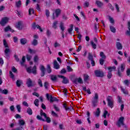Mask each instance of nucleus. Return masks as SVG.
Masks as SVG:
<instances>
[{
  "mask_svg": "<svg viewBox=\"0 0 130 130\" xmlns=\"http://www.w3.org/2000/svg\"><path fill=\"white\" fill-rule=\"evenodd\" d=\"M63 105L64 108L67 111H68V110L71 111L72 109H73V107H71V108L68 107V106H67V104H64Z\"/></svg>",
  "mask_w": 130,
  "mask_h": 130,
  "instance_id": "obj_38",
  "label": "nucleus"
},
{
  "mask_svg": "<svg viewBox=\"0 0 130 130\" xmlns=\"http://www.w3.org/2000/svg\"><path fill=\"white\" fill-rule=\"evenodd\" d=\"M116 124L118 127H120L121 125H124V117H120L117 122Z\"/></svg>",
  "mask_w": 130,
  "mask_h": 130,
  "instance_id": "obj_5",
  "label": "nucleus"
},
{
  "mask_svg": "<svg viewBox=\"0 0 130 130\" xmlns=\"http://www.w3.org/2000/svg\"><path fill=\"white\" fill-rule=\"evenodd\" d=\"M59 27L61 30V34L62 35V38H64V35L63 33V31H64V29H66L64 24L62 22H60Z\"/></svg>",
  "mask_w": 130,
  "mask_h": 130,
  "instance_id": "obj_9",
  "label": "nucleus"
},
{
  "mask_svg": "<svg viewBox=\"0 0 130 130\" xmlns=\"http://www.w3.org/2000/svg\"><path fill=\"white\" fill-rule=\"evenodd\" d=\"M11 50H10L9 48H6L4 52L5 53V56L6 58H10V52Z\"/></svg>",
  "mask_w": 130,
  "mask_h": 130,
  "instance_id": "obj_14",
  "label": "nucleus"
},
{
  "mask_svg": "<svg viewBox=\"0 0 130 130\" xmlns=\"http://www.w3.org/2000/svg\"><path fill=\"white\" fill-rule=\"evenodd\" d=\"M22 80H17L16 81V85L17 87H21V85H22Z\"/></svg>",
  "mask_w": 130,
  "mask_h": 130,
  "instance_id": "obj_35",
  "label": "nucleus"
},
{
  "mask_svg": "<svg viewBox=\"0 0 130 130\" xmlns=\"http://www.w3.org/2000/svg\"><path fill=\"white\" fill-rule=\"evenodd\" d=\"M28 52L30 53V54H34L36 53V51L35 50H32L31 48L28 49Z\"/></svg>",
  "mask_w": 130,
  "mask_h": 130,
  "instance_id": "obj_40",
  "label": "nucleus"
},
{
  "mask_svg": "<svg viewBox=\"0 0 130 130\" xmlns=\"http://www.w3.org/2000/svg\"><path fill=\"white\" fill-rule=\"evenodd\" d=\"M117 99H118V101L119 102V103H122V98H121V97H120L119 95H118L117 96Z\"/></svg>",
  "mask_w": 130,
  "mask_h": 130,
  "instance_id": "obj_61",
  "label": "nucleus"
},
{
  "mask_svg": "<svg viewBox=\"0 0 130 130\" xmlns=\"http://www.w3.org/2000/svg\"><path fill=\"white\" fill-rule=\"evenodd\" d=\"M51 68L50 67V65L48 64L47 67V71L48 74H50L52 72Z\"/></svg>",
  "mask_w": 130,
  "mask_h": 130,
  "instance_id": "obj_34",
  "label": "nucleus"
},
{
  "mask_svg": "<svg viewBox=\"0 0 130 130\" xmlns=\"http://www.w3.org/2000/svg\"><path fill=\"white\" fill-rule=\"evenodd\" d=\"M40 69L41 72V76L44 77V76L45 75V68L43 65H41Z\"/></svg>",
  "mask_w": 130,
  "mask_h": 130,
  "instance_id": "obj_13",
  "label": "nucleus"
},
{
  "mask_svg": "<svg viewBox=\"0 0 130 130\" xmlns=\"http://www.w3.org/2000/svg\"><path fill=\"white\" fill-rule=\"evenodd\" d=\"M16 12V14L18 15V17L20 18H22V17H23V15H22V12L21 11L17 10Z\"/></svg>",
  "mask_w": 130,
  "mask_h": 130,
  "instance_id": "obj_44",
  "label": "nucleus"
},
{
  "mask_svg": "<svg viewBox=\"0 0 130 130\" xmlns=\"http://www.w3.org/2000/svg\"><path fill=\"white\" fill-rule=\"evenodd\" d=\"M94 74L96 77L102 78V77L104 76V73L101 70H95Z\"/></svg>",
  "mask_w": 130,
  "mask_h": 130,
  "instance_id": "obj_7",
  "label": "nucleus"
},
{
  "mask_svg": "<svg viewBox=\"0 0 130 130\" xmlns=\"http://www.w3.org/2000/svg\"><path fill=\"white\" fill-rule=\"evenodd\" d=\"M1 92L2 94H5V95H7L9 93V90L8 89H1Z\"/></svg>",
  "mask_w": 130,
  "mask_h": 130,
  "instance_id": "obj_36",
  "label": "nucleus"
},
{
  "mask_svg": "<svg viewBox=\"0 0 130 130\" xmlns=\"http://www.w3.org/2000/svg\"><path fill=\"white\" fill-rule=\"evenodd\" d=\"M107 101H108V105L109 107L113 108V98L110 95L107 97Z\"/></svg>",
  "mask_w": 130,
  "mask_h": 130,
  "instance_id": "obj_3",
  "label": "nucleus"
},
{
  "mask_svg": "<svg viewBox=\"0 0 130 130\" xmlns=\"http://www.w3.org/2000/svg\"><path fill=\"white\" fill-rule=\"evenodd\" d=\"M26 112L29 114V115H32L33 114V112L32 111V109L30 108H28L26 111Z\"/></svg>",
  "mask_w": 130,
  "mask_h": 130,
  "instance_id": "obj_33",
  "label": "nucleus"
},
{
  "mask_svg": "<svg viewBox=\"0 0 130 130\" xmlns=\"http://www.w3.org/2000/svg\"><path fill=\"white\" fill-rule=\"evenodd\" d=\"M89 5L90 4L89 3V2L86 1L83 5V7L84 8H88V7H89Z\"/></svg>",
  "mask_w": 130,
  "mask_h": 130,
  "instance_id": "obj_48",
  "label": "nucleus"
},
{
  "mask_svg": "<svg viewBox=\"0 0 130 130\" xmlns=\"http://www.w3.org/2000/svg\"><path fill=\"white\" fill-rule=\"evenodd\" d=\"M108 69L109 71L108 73H111V72H112V70H116V67L115 66H113L112 67H109Z\"/></svg>",
  "mask_w": 130,
  "mask_h": 130,
  "instance_id": "obj_42",
  "label": "nucleus"
},
{
  "mask_svg": "<svg viewBox=\"0 0 130 130\" xmlns=\"http://www.w3.org/2000/svg\"><path fill=\"white\" fill-rule=\"evenodd\" d=\"M48 86H49V83L47 82H45L44 83V87L45 88V89H46V90L48 89Z\"/></svg>",
  "mask_w": 130,
  "mask_h": 130,
  "instance_id": "obj_56",
  "label": "nucleus"
},
{
  "mask_svg": "<svg viewBox=\"0 0 130 130\" xmlns=\"http://www.w3.org/2000/svg\"><path fill=\"white\" fill-rule=\"evenodd\" d=\"M16 7V8H21L22 6V2L21 1H18V2H16L15 3Z\"/></svg>",
  "mask_w": 130,
  "mask_h": 130,
  "instance_id": "obj_22",
  "label": "nucleus"
},
{
  "mask_svg": "<svg viewBox=\"0 0 130 130\" xmlns=\"http://www.w3.org/2000/svg\"><path fill=\"white\" fill-rule=\"evenodd\" d=\"M49 15H50V12H49V10H46V16L48 18L49 17Z\"/></svg>",
  "mask_w": 130,
  "mask_h": 130,
  "instance_id": "obj_64",
  "label": "nucleus"
},
{
  "mask_svg": "<svg viewBox=\"0 0 130 130\" xmlns=\"http://www.w3.org/2000/svg\"><path fill=\"white\" fill-rule=\"evenodd\" d=\"M95 4L96 6L98 7V8H102V7L104 6V4H103V3L98 0L96 1Z\"/></svg>",
  "mask_w": 130,
  "mask_h": 130,
  "instance_id": "obj_16",
  "label": "nucleus"
},
{
  "mask_svg": "<svg viewBox=\"0 0 130 130\" xmlns=\"http://www.w3.org/2000/svg\"><path fill=\"white\" fill-rule=\"evenodd\" d=\"M77 82L79 84H83V80H82V78H81V77L77 78Z\"/></svg>",
  "mask_w": 130,
  "mask_h": 130,
  "instance_id": "obj_59",
  "label": "nucleus"
},
{
  "mask_svg": "<svg viewBox=\"0 0 130 130\" xmlns=\"http://www.w3.org/2000/svg\"><path fill=\"white\" fill-rule=\"evenodd\" d=\"M108 7L110 8V9L111 10V11H114V7L111 5V4L109 3L108 4Z\"/></svg>",
  "mask_w": 130,
  "mask_h": 130,
  "instance_id": "obj_52",
  "label": "nucleus"
},
{
  "mask_svg": "<svg viewBox=\"0 0 130 130\" xmlns=\"http://www.w3.org/2000/svg\"><path fill=\"white\" fill-rule=\"evenodd\" d=\"M110 29L112 33H115V32H116V29H115V27H113L112 25H110Z\"/></svg>",
  "mask_w": 130,
  "mask_h": 130,
  "instance_id": "obj_29",
  "label": "nucleus"
},
{
  "mask_svg": "<svg viewBox=\"0 0 130 130\" xmlns=\"http://www.w3.org/2000/svg\"><path fill=\"white\" fill-rule=\"evenodd\" d=\"M53 107L56 111H59V108H58V107H57L56 105H53Z\"/></svg>",
  "mask_w": 130,
  "mask_h": 130,
  "instance_id": "obj_57",
  "label": "nucleus"
},
{
  "mask_svg": "<svg viewBox=\"0 0 130 130\" xmlns=\"http://www.w3.org/2000/svg\"><path fill=\"white\" fill-rule=\"evenodd\" d=\"M16 108L18 112H21V106L20 105H17L16 106Z\"/></svg>",
  "mask_w": 130,
  "mask_h": 130,
  "instance_id": "obj_62",
  "label": "nucleus"
},
{
  "mask_svg": "<svg viewBox=\"0 0 130 130\" xmlns=\"http://www.w3.org/2000/svg\"><path fill=\"white\" fill-rule=\"evenodd\" d=\"M109 20L110 23H111V24H114V20L113 19V18L112 17L109 16Z\"/></svg>",
  "mask_w": 130,
  "mask_h": 130,
  "instance_id": "obj_53",
  "label": "nucleus"
},
{
  "mask_svg": "<svg viewBox=\"0 0 130 130\" xmlns=\"http://www.w3.org/2000/svg\"><path fill=\"white\" fill-rule=\"evenodd\" d=\"M70 28L68 29V31L69 34L71 35L72 32H73V30L74 29V25L73 24H70Z\"/></svg>",
  "mask_w": 130,
  "mask_h": 130,
  "instance_id": "obj_19",
  "label": "nucleus"
},
{
  "mask_svg": "<svg viewBox=\"0 0 130 130\" xmlns=\"http://www.w3.org/2000/svg\"><path fill=\"white\" fill-rule=\"evenodd\" d=\"M46 34L48 37H50L51 31L49 29H47Z\"/></svg>",
  "mask_w": 130,
  "mask_h": 130,
  "instance_id": "obj_45",
  "label": "nucleus"
},
{
  "mask_svg": "<svg viewBox=\"0 0 130 130\" xmlns=\"http://www.w3.org/2000/svg\"><path fill=\"white\" fill-rule=\"evenodd\" d=\"M9 19L8 17H4L2 18V20L0 21L1 25L2 26H5V25H6V24L9 22Z\"/></svg>",
  "mask_w": 130,
  "mask_h": 130,
  "instance_id": "obj_10",
  "label": "nucleus"
},
{
  "mask_svg": "<svg viewBox=\"0 0 130 130\" xmlns=\"http://www.w3.org/2000/svg\"><path fill=\"white\" fill-rule=\"evenodd\" d=\"M9 74L10 75V78H11V79L13 80H15V75H14L13 72H12V71H9Z\"/></svg>",
  "mask_w": 130,
  "mask_h": 130,
  "instance_id": "obj_47",
  "label": "nucleus"
},
{
  "mask_svg": "<svg viewBox=\"0 0 130 130\" xmlns=\"http://www.w3.org/2000/svg\"><path fill=\"white\" fill-rule=\"evenodd\" d=\"M89 79V76H88V75L87 74H84V81L85 82H86V81H88Z\"/></svg>",
  "mask_w": 130,
  "mask_h": 130,
  "instance_id": "obj_46",
  "label": "nucleus"
},
{
  "mask_svg": "<svg viewBox=\"0 0 130 130\" xmlns=\"http://www.w3.org/2000/svg\"><path fill=\"white\" fill-rule=\"evenodd\" d=\"M100 56L103 59H106V55H105V54H104V52H101Z\"/></svg>",
  "mask_w": 130,
  "mask_h": 130,
  "instance_id": "obj_39",
  "label": "nucleus"
},
{
  "mask_svg": "<svg viewBox=\"0 0 130 130\" xmlns=\"http://www.w3.org/2000/svg\"><path fill=\"white\" fill-rule=\"evenodd\" d=\"M25 121L23 119H20L18 121V124L20 125V126H22L23 125H25Z\"/></svg>",
  "mask_w": 130,
  "mask_h": 130,
  "instance_id": "obj_25",
  "label": "nucleus"
},
{
  "mask_svg": "<svg viewBox=\"0 0 130 130\" xmlns=\"http://www.w3.org/2000/svg\"><path fill=\"white\" fill-rule=\"evenodd\" d=\"M50 79L52 82H57V77L55 75H50Z\"/></svg>",
  "mask_w": 130,
  "mask_h": 130,
  "instance_id": "obj_15",
  "label": "nucleus"
},
{
  "mask_svg": "<svg viewBox=\"0 0 130 130\" xmlns=\"http://www.w3.org/2000/svg\"><path fill=\"white\" fill-rule=\"evenodd\" d=\"M59 64H58V63H57V61H54V69H55V70H58L59 69Z\"/></svg>",
  "mask_w": 130,
  "mask_h": 130,
  "instance_id": "obj_20",
  "label": "nucleus"
},
{
  "mask_svg": "<svg viewBox=\"0 0 130 130\" xmlns=\"http://www.w3.org/2000/svg\"><path fill=\"white\" fill-rule=\"evenodd\" d=\"M121 90L123 92V94L125 95H128V91L125 88H123L122 87H121Z\"/></svg>",
  "mask_w": 130,
  "mask_h": 130,
  "instance_id": "obj_24",
  "label": "nucleus"
},
{
  "mask_svg": "<svg viewBox=\"0 0 130 130\" xmlns=\"http://www.w3.org/2000/svg\"><path fill=\"white\" fill-rule=\"evenodd\" d=\"M46 97H47V99H48V100H49V99H50V102H58V99H57V98H56L54 96H52V95H50L49 97V94L48 93L46 94Z\"/></svg>",
  "mask_w": 130,
  "mask_h": 130,
  "instance_id": "obj_6",
  "label": "nucleus"
},
{
  "mask_svg": "<svg viewBox=\"0 0 130 130\" xmlns=\"http://www.w3.org/2000/svg\"><path fill=\"white\" fill-rule=\"evenodd\" d=\"M31 58H32V56L28 54L26 55V59L28 61H30V60H31Z\"/></svg>",
  "mask_w": 130,
  "mask_h": 130,
  "instance_id": "obj_60",
  "label": "nucleus"
},
{
  "mask_svg": "<svg viewBox=\"0 0 130 130\" xmlns=\"http://www.w3.org/2000/svg\"><path fill=\"white\" fill-rule=\"evenodd\" d=\"M90 44L92 46V48H93V49H96V48L97 47V45H96V44H95L94 43V42H93L92 41H91L90 42Z\"/></svg>",
  "mask_w": 130,
  "mask_h": 130,
  "instance_id": "obj_41",
  "label": "nucleus"
},
{
  "mask_svg": "<svg viewBox=\"0 0 130 130\" xmlns=\"http://www.w3.org/2000/svg\"><path fill=\"white\" fill-rule=\"evenodd\" d=\"M34 104L35 106H37V107H38L39 106V99H36L34 101Z\"/></svg>",
  "mask_w": 130,
  "mask_h": 130,
  "instance_id": "obj_37",
  "label": "nucleus"
},
{
  "mask_svg": "<svg viewBox=\"0 0 130 130\" xmlns=\"http://www.w3.org/2000/svg\"><path fill=\"white\" fill-rule=\"evenodd\" d=\"M20 43L21 44H22V45H25V44H26V43H27V39L23 38V39H21L20 40Z\"/></svg>",
  "mask_w": 130,
  "mask_h": 130,
  "instance_id": "obj_27",
  "label": "nucleus"
},
{
  "mask_svg": "<svg viewBox=\"0 0 130 130\" xmlns=\"http://www.w3.org/2000/svg\"><path fill=\"white\" fill-rule=\"evenodd\" d=\"M22 24H23V22L22 21H19L16 24V28L18 29V30H20V29H21V26H22Z\"/></svg>",
  "mask_w": 130,
  "mask_h": 130,
  "instance_id": "obj_18",
  "label": "nucleus"
},
{
  "mask_svg": "<svg viewBox=\"0 0 130 130\" xmlns=\"http://www.w3.org/2000/svg\"><path fill=\"white\" fill-rule=\"evenodd\" d=\"M11 29V27L10 26V25H8L7 27H5L4 30L5 32H8V31H10Z\"/></svg>",
  "mask_w": 130,
  "mask_h": 130,
  "instance_id": "obj_58",
  "label": "nucleus"
},
{
  "mask_svg": "<svg viewBox=\"0 0 130 130\" xmlns=\"http://www.w3.org/2000/svg\"><path fill=\"white\" fill-rule=\"evenodd\" d=\"M39 60V57L38 55H35L34 57V61L35 62H37Z\"/></svg>",
  "mask_w": 130,
  "mask_h": 130,
  "instance_id": "obj_43",
  "label": "nucleus"
},
{
  "mask_svg": "<svg viewBox=\"0 0 130 130\" xmlns=\"http://www.w3.org/2000/svg\"><path fill=\"white\" fill-rule=\"evenodd\" d=\"M40 115L41 116H44V117L45 118L46 117H47V115H46V113H44L43 112V110H40Z\"/></svg>",
  "mask_w": 130,
  "mask_h": 130,
  "instance_id": "obj_32",
  "label": "nucleus"
},
{
  "mask_svg": "<svg viewBox=\"0 0 130 130\" xmlns=\"http://www.w3.org/2000/svg\"><path fill=\"white\" fill-rule=\"evenodd\" d=\"M94 115L96 116V117H99L100 115V108H97L96 112H94Z\"/></svg>",
  "mask_w": 130,
  "mask_h": 130,
  "instance_id": "obj_23",
  "label": "nucleus"
},
{
  "mask_svg": "<svg viewBox=\"0 0 130 130\" xmlns=\"http://www.w3.org/2000/svg\"><path fill=\"white\" fill-rule=\"evenodd\" d=\"M32 28L34 29V30H35L36 28L37 29H39L41 32H43V30H42V28H41V27L39 26L38 24H36V22H34L32 24Z\"/></svg>",
  "mask_w": 130,
  "mask_h": 130,
  "instance_id": "obj_11",
  "label": "nucleus"
},
{
  "mask_svg": "<svg viewBox=\"0 0 130 130\" xmlns=\"http://www.w3.org/2000/svg\"><path fill=\"white\" fill-rule=\"evenodd\" d=\"M25 58V56L22 57V61H20V64H21V66H24V63L25 62V61H26Z\"/></svg>",
  "mask_w": 130,
  "mask_h": 130,
  "instance_id": "obj_49",
  "label": "nucleus"
},
{
  "mask_svg": "<svg viewBox=\"0 0 130 130\" xmlns=\"http://www.w3.org/2000/svg\"><path fill=\"white\" fill-rule=\"evenodd\" d=\"M88 60H90L92 66L95 67V60H94L93 55L90 53H88Z\"/></svg>",
  "mask_w": 130,
  "mask_h": 130,
  "instance_id": "obj_8",
  "label": "nucleus"
},
{
  "mask_svg": "<svg viewBox=\"0 0 130 130\" xmlns=\"http://www.w3.org/2000/svg\"><path fill=\"white\" fill-rule=\"evenodd\" d=\"M116 46L118 50L122 49V45H121V43H120V42H117Z\"/></svg>",
  "mask_w": 130,
  "mask_h": 130,
  "instance_id": "obj_17",
  "label": "nucleus"
},
{
  "mask_svg": "<svg viewBox=\"0 0 130 130\" xmlns=\"http://www.w3.org/2000/svg\"><path fill=\"white\" fill-rule=\"evenodd\" d=\"M115 7L116 9L117 10V12H119V7L118 6V5L116 3H115Z\"/></svg>",
  "mask_w": 130,
  "mask_h": 130,
  "instance_id": "obj_63",
  "label": "nucleus"
},
{
  "mask_svg": "<svg viewBox=\"0 0 130 130\" xmlns=\"http://www.w3.org/2000/svg\"><path fill=\"white\" fill-rule=\"evenodd\" d=\"M99 99V95L97 93H94V96L91 100L92 107H96L98 104V100Z\"/></svg>",
  "mask_w": 130,
  "mask_h": 130,
  "instance_id": "obj_1",
  "label": "nucleus"
},
{
  "mask_svg": "<svg viewBox=\"0 0 130 130\" xmlns=\"http://www.w3.org/2000/svg\"><path fill=\"white\" fill-rule=\"evenodd\" d=\"M45 118L46 119V121L48 123H50V122H51V120L50 119V118H49V117H46Z\"/></svg>",
  "mask_w": 130,
  "mask_h": 130,
  "instance_id": "obj_54",
  "label": "nucleus"
},
{
  "mask_svg": "<svg viewBox=\"0 0 130 130\" xmlns=\"http://www.w3.org/2000/svg\"><path fill=\"white\" fill-rule=\"evenodd\" d=\"M37 118L39 120H42V121H45V119L42 118V117L40 116V115H37Z\"/></svg>",
  "mask_w": 130,
  "mask_h": 130,
  "instance_id": "obj_50",
  "label": "nucleus"
},
{
  "mask_svg": "<svg viewBox=\"0 0 130 130\" xmlns=\"http://www.w3.org/2000/svg\"><path fill=\"white\" fill-rule=\"evenodd\" d=\"M31 45L34 46H36L38 45V41L36 39L33 40L32 42H31Z\"/></svg>",
  "mask_w": 130,
  "mask_h": 130,
  "instance_id": "obj_28",
  "label": "nucleus"
},
{
  "mask_svg": "<svg viewBox=\"0 0 130 130\" xmlns=\"http://www.w3.org/2000/svg\"><path fill=\"white\" fill-rule=\"evenodd\" d=\"M61 12V11L60 10V9H56L55 13L56 14V18L58 17V16H59V15H60Z\"/></svg>",
  "mask_w": 130,
  "mask_h": 130,
  "instance_id": "obj_21",
  "label": "nucleus"
},
{
  "mask_svg": "<svg viewBox=\"0 0 130 130\" xmlns=\"http://www.w3.org/2000/svg\"><path fill=\"white\" fill-rule=\"evenodd\" d=\"M57 24H58V21H55L52 24V28H53L54 29H56L57 28Z\"/></svg>",
  "mask_w": 130,
  "mask_h": 130,
  "instance_id": "obj_26",
  "label": "nucleus"
},
{
  "mask_svg": "<svg viewBox=\"0 0 130 130\" xmlns=\"http://www.w3.org/2000/svg\"><path fill=\"white\" fill-rule=\"evenodd\" d=\"M37 68L36 66H34L33 68L31 69V67L26 69V71L28 74H34V75H36L37 74Z\"/></svg>",
  "mask_w": 130,
  "mask_h": 130,
  "instance_id": "obj_4",
  "label": "nucleus"
},
{
  "mask_svg": "<svg viewBox=\"0 0 130 130\" xmlns=\"http://www.w3.org/2000/svg\"><path fill=\"white\" fill-rule=\"evenodd\" d=\"M62 83H63V84H69V83H70V81H69V79L68 78L65 77L63 79Z\"/></svg>",
  "mask_w": 130,
  "mask_h": 130,
  "instance_id": "obj_31",
  "label": "nucleus"
},
{
  "mask_svg": "<svg viewBox=\"0 0 130 130\" xmlns=\"http://www.w3.org/2000/svg\"><path fill=\"white\" fill-rule=\"evenodd\" d=\"M125 69V64L124 63L121 64L120 67H118L117 75L119 77H121L122 74L121 73L123 72Z\"/></svg>",
  "mask_w": 130,
  "mask_h": 130,
  "instance_id": "obj_2",
  "label": "nucleus"
},
{
  "mask_svg": "<svg viewBox=\"0 0 130 130\" xmlns=\"http://www.w3.org/2000/svg\"><path fill=\"white\" fill-rule=\"evenodd\" d=\"M3 45L5 48H9V45H8V43H7L6 39L3 40Z\"/></svg>",
  "mask_w": 130,
  "mask_h": 130,
  "instance_id": "obj_30",
  "label": "nucleus"
},
{
  "mask_svg": "<svg viewBox=\"0 0 130 130\" xmlns=\"http://www.w3.org/2000/svg\"><path fill=\"white\" fill-rule=\"evenodd\" d=\"M26 85L28 88H30V87L34 86V84H33V81L31 80L30 78H28L26 80Z\"/></svg>",
  "mask_w": 130,
  "mask_h": 130,
  "instance_id": "obj_12",
  "label": "nucleus"
},
{
  "mask_svg": "<svg viewBox=\"0 0 130 130\" xmlns=\"http://www.w3.org/2000/svg\"><path fill=\"white\" fill-rule=\"evenodd\" d=\"M38 84L40 87H43V84H42V80H41V79L38 80Z\"/></svg>",
  "mask_w": 130,
  "mask_h": 130,
  "instance_id": "obj_55",
  "label": "nucleus"
},
{
  "mask_svg": "<svg viewBox=\"0 0 130 130\" xmlns=\"http://www.w3.org/2000/svg\"><path fill=\"white\" fill-rule=\"evenodd\" d=\"M29 15H32V14H34V9L30 8L28 10Z\"/></svg>",
  "mask_w": 130,
  "mask_h": 130,
  "instance_id": "obj_51",
  "label": "nucleus"
}]
</instances>
